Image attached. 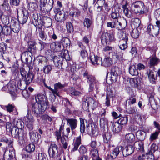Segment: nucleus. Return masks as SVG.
I'll use <instances>...</instances> for the list:
<instances>
[{
    "label": "nucleus",
    "mask_w": 160,
    "mask_h": 160,
    "mask_svg": "<svg viewBox=\"0 0 160 160\" xmlns=\"http://www.w3.org/2000/svg\"><path fill=\"white\" fill-rule=\"evenodd\" d=\"M9 151L6 150L3 155V158L6 159L8 160H12L14 157L15 156V151L13 147Z\"/></svg>",
    "instance_id": "obj_22"
},
{
    "label": "nucleus",
    "mask_w": 160,
    "mask_h": 160,
    "mask_svg": "<svg viewBox=\"0 0 160 160\" xmlns=\"http://www.w3.org/2000/svg\"><path fill=\"white\" fill-rule=\"evenodd\" d=\"M35 98L37 104H40V106L45 105L46 107H48V102L45 95L43 94H38L35 96Z\"/></svg>",
    "instance_id": "obj_12"
},
{
    "label": "nucleus",
    "mask_w": 160,
    "mask_h": 160,
    "mask_svg": "<svg viewBox=\"0 0 160 160\" xmlns=\"http://www.w3.org/2000/svg\"><path fill=\"white\" fill-rule=\"evenodd\" d=\"M66 120L68 125L70 128L72 134H74L75 133L74 130L77 128L78 124L77 120L73 118H67Z\"/></svg>",
    "instance_id": "obj_17"
},
{
    "label": "nucleus",
    "mask_w": 160,
    "mask_h": 160,
    "mask_svg": "<svg viewBox=\"0 0 160 160\" xmlns=\"http://www.w3.org/2000/svg\"><path fill=\"white\" fill-rule=\"evenodd\" d=\"M98 149H91L90 151V154L92 160H96L99 158Z\"/></svg>",
    "instance_id": "obj_42"
},
{
    "label": "nucleus",
    "mask_w": 160,
    "mask_h": 160,
    "mask_svg": "<svg viewBox=\"0 0 160 160\" xmlns=\"http://www.w3.org/2000/svg\"><path fill=\"white\" fill-rule=\"evenodd\" d=\"M141 21L137 18H135L132 19L131 26L132 27H134V28H138L139 30L142 28V25H141Z\"/></svg>",
    "instance_id": "obj_30"
},
{
    "label": "nucleus",
    "mask_w": 160,
    "mask_h": 160,
    "mask_svg": "<svg viewBox=\"0 0 160 160\" xmlns=\"http://www.w3.org/2000/svg\"><path fill=\"white\" fill-rule=\"evenodd\" d=\"M114 96L113 94L112 91L111 90L110 93L108 92L106 97L105 104L106 106L108 107L110 106V100L109 98H113Z\"/></svg>",
    "instance_id": "obj_43"
},
{
    "label": "nucleus",
    "mask_w": 160,
    "mask_h": 160,
    "mask_svg": "<svg viewBox=\"0 0 160 160\" xmlns=\"http://www.w3.org/2000/svg\"><path fill=\"white\" fill-rule=\"evenodd\" d=\"M66 26L68 32L69 33L72 32L73 31V28L72 23L68 22L66 23Z\"/></svg>",
    "instance_id": "obj_63"
},
{
    "label": "nucleus",
    "mask_w": 160,
    "mask_h": 160,
    "mask_svg": "<svg viewBox=\"0 0 160 160\" xmlns=\"http://www.w3.org/2000/svg\"><path fill=\"white\" fill-rule=\"evenodd\" d=\"M64 61V58L62 56H55L53 58V61L55 66L58 68H62L63 62Z\"/></svg>",
    "instance_id": "obj_21"
},
{
    "label": "nucleus",
    "mask_w": 160,
    "mask_h": 160,
    "mask_svg": "<svg viewBox=\"0 0 160 160\" xmlns=\"http://www.w3.org/2000/svg\"><path fill=\"white\" fill-rule=\"evenodd\" d=\"M154 16L157 21L156 22V25L154 26L152 30V35L153 36H157L159 34L160 30V21L158 20L160 16V11L159 9L155 11Z\"/></svg>",
    "instance_id": "obj_8"
},
{
    "label": "nucleus",
    "mask_w": 160,
    "mask_h": 160,
    "mask_svg": "<svg viewBox=\"0 0 160 160\" xmlns=\"http://www.w3.org/2000/svg\"><path fill=\"white\" fill-rule=\"evenodd\" d=\"M45 86L51 91L53 95L56 98V96L60 97V94L62 91L63 88L66 86L65 84H62L60 82L55 83L54 85V89L52 88L50 86H48L46 84H44Z\"/></svg>",
    "instance_id": "obj_4"
},
{
    "label": "nucleus",
    "mask_w": 160,
    "mask_h": 160,
    "mask_svg": "<svg viewBox=\"0 0 160 160\" xmlns=\"http://www.w3.org/2000/svg\"><path fill=\"white\" fill-rule=\"evenodd\" d=\"M122 39L121 42V44L119 46V48L122 50H125L128 48L127 41L128 40V37L126 34L124 33V35Z\"/></svg>",
    "instance_id": "obj_26"
},
{
    "label": "nucleus",
    "mask_w": 160,
    "mask_h": 160,
    "mask_svg": "<svg viewBox=\"0 0 160 160\" xmlns=\"http://www.w3.org/2000/svg\"><path fill=\"white\" fill-rule=\"evenodd\" d=\"M123 147L120 146L116 147L112 151V152L111 153L110 156L111 157L113 158H116L119 154V153L122 152V149Z\"/></svg>",
    "instance_id": "obj_33"
},
{
    "label": "nucleus",
    "mask_w": 160,
    "mask_h": 160,
    "mask_svg": "<svg viewBox=\"0 0 160 160\" xmlns=\"http://www.w3.org/2000/svg\"><path fill=\"white\" fill-rule=\"evenodd\" d=\"M115 28L118 30H122L124 29L127 25V22L125 19H123L121 20L118 19L113 20Z\"/></svg>",
    "instance_id": "obj_15"
},
{
    "label": "nucleus",
    "mask_w": 160,
    "mask_h": 160,
    "mask_svg": "<svg viewBox=\"0 0 160 160\" xmlns=\"http://www.w3.org/2000/svg\"><path fill=\"white\" fill-rule=\"evenodd\" d=\"M98 105V102L95 99L87 97L82 100V107L85 111H88L90 108L94 110Z\"/></svg>",
    "instance_id": "obj_3"
},
{
    "label": "nucleus",
    "mask_w": 160,
    "mask_h": 160,
    "mask_svg": "<svg viewBox=\"0 0 160 160\" xmlns=\"http://www.w3.org/2000/svg\"><path fill=\"white\" fill-rule=\"evenodd\" d=\"M134 149L136 148L137 151L141 152H143L144 151V144L141 141H136L133 144Z\"/></svg>",
    "instance_id": "obj_31"
},
{
    "label": "nucleus",
    "mask_w": 160,
    "mask_h": 160,
    "mask_svg": "<svg viewBox=\"0 0 160 160\" xmlns=\"http://www.w3.org/2000/svg\"><path fill=\"white\" fill-rule=\"evenodd\" d=\"M25 83H22L21 80H19L18 82L17 86L19 89L22 90H23L26 89L27 85Z\"/></svg>",
    "instance_id": "obj_57"
},
{
    "label": "nucleus",
    "mask_w": 160,
    "mask_h": 160,
    "mask_svg": "<svg viewBox=\"0 0 160 160\" xmlns=\"http://www.w3.org/2000/svg\"><path fill=\"white\" fill-rule=\"evenodd\" d=\"M102 42H105L107 44H109L114 40V36L113 34L108 32L103 33L101 37Z\"/></svg>",
    "instance_id": "obj_13"
},
{
    "label": "nucleus",
    "mask_w": 160,
    "mask_h": 160,
    "mask_svg": "<svg viewBox=\"0 0 160 160\" xmlns=\"http://www.w3.org/2000/svg\"><path fill=\"white\" fill-rule=\"evenodd\" d=\"M90 60L92 64L95 66L102 64L101 58L95 55H92L90 57Z\"/></svg>",
    "instance_id": "obj_27"
},
{
    "label": "nucleus",
    "mask_w": 160,
    "mask_h": 160,
    "mask_svg": "<svg viewBox=\"0 0 160 160\" xmlns=\"http://www.w3.org/2000/svg\"><path fill=\"white\" fill-rule=\"evenodd\" d=\"M103 140L106 143H109L112 137V134L109 132H105L103 135Z\"/></svg>",
    "instance_id": "obj_45"
},
{
    "label": "nucleus",
    "mask_w": 160,
    "mask_h": 160,
    "mask_svg": "<svg viewBox=\"0 0 160 160\" xmlns=\"http://www.w3.org/2000/svg\"><path fill=\"white\" fill-rule=\"evenodd\" d=\"M86 130L88 134L92 135L98 132L97 126L94 124H89L87 127Z\"/></svg>",
    "instance_id": "obj_25"
},
{
    "label": "nucleus",
    "mask_w": 160,
    "mask_h": 160,
    "mask_svg": "<svg viewBox=\"0 0 160 160\" xmlns=\"http://www.w3.org/2000/svg\"><path fill=\"white\" fill-rule=\"evenodd\" d=\"M127 2H126L125 5H122V8L125 15L128 18H130L132 17V15L131 12H129V9L127 7Z\"/></svg>",
    "instance_id": "obj_40"
},
{
    "label": "nucleus",
    "mask_w": 160,
    "mask_h": 160,
    "mask_svg": "<svg viewBox=\"0 0 160 160\" xmlns=\"http://www.w3.org/2000/svg\"><path fill=\"white\" fill-rule=\"evenodd\" d=\"M44 17H41L38 19V16L37 15H34L33 20V23L36 27V31L37 28L38 29H42V26L44 25Z\"/></svg>",
    "instance_id": "obj_14"
},
{
    "label": "nucleus",
    "mask_w": 160,
    "mask_h": 160,
    "mask_svg": "<svg viewBox=\"0 0 160 160\" xmlns=\"http://www.w3.org/2000/svg\"><path fill=\"white\" fill-rule=\"evenodd\" d=\"M44 25H45L47 27H49L52 25V20L49 17H44Z\"/></svg>",
    "instance_id": "obj_55"
},
{
    "label": "nucleus",
    "mask_w": 160,
    "mask_h": 160,
    "mask_svg": "<svg viewBox=\"0 0 160 160\" xmlns=\"http://www.w3.org/2000/svg\"><path fill=\"white\" fill-rule=\"evenodd\" d=\"M146 132L142 130H138L136 133V136L140 141L143 140L145 139Z\"/></svg>",
    "instance_id": "obj_38"
},
{
    "label": "nucleus",
    "mask_w": 160,
    "mask_h": 160,
    "mask_svg": "<svg viewBox=\"0 0 160 160\" xmlns=\"http://www.w3.org/2000/svg\"><path fill=\"white\" fill-rule=\"evenodd\" d=\"M129 72L133 76L138 75V73L137 69H136L135 65H132L130 66L129 68Z\"/></svg>",
    "instance_id": "obj_47"
},
{
    "label": "nucleus",
    "mask_w": 160,
    "mask_h": 160,
    "mask_svg": "<svg viewBox=\"0 0 160 160\" xmlns=\"http://www.w3.org/2000/svg\"><path fill=\"white\" fill-rule=\"evenodd\" d=\"M81 12L78 9H77L73 11H71L69 12L71 16L74 17H78L80 16Z\"/></svg>",
    "instance_id": "obj_62"
},
{
    "label": "nucleus",
    "mask_w": 160,
    "mask_h": 160,
    "mask_svg": "<svg viewBox=\"0 0 160 160\" xmlns=\"http://www.w3.org/2000/svg\"><path fill=\"white\" fill-rule=\"evenodd\" d=\"M147 73L150 81L151 82L152 81H154L155 80V77L154 74V72L152 70H150L149 71V72H148Z\"/></svg>",
    "instance_id": "obj_60"
},
{
    "label": "nucleus",
    "mask_w": 160,
    "mask_h": 160,
    "mask_svg": "<svg viewBox=\"0 0 160 160\" xmlns=\"http://www.w3.org/2000/svg\"><path fill=\"white\" fill-rule=\"evenodd\" d=\"M83 77L87 79V82L89 84L88 91L91 92L94 89V86L96 90L99 88V83L96 80L94 76L90 74L88 72L85 71L83 74Z\"/></svg>",
    "instance_id": "obj_2"
},
{
    "label": "nucleus",
    "mask_w": 160,
    "mask_h": 160,
    "mask_svg": "<svg viewBox=\"0 0 160 160\" xmlns=\"http://www.w3.org/2000/svg\"><path fill=\"white\" fill-rule=\"evenodd\" d=\"M92 21L88 18H85L84 20V25L85 27L89 28L91 26Z\"/></svg>",
    "instance_id": "obj_58"
},
{
    "label": "nucleus",
    "mask_w": 160,
    "mask_h": 160,
    "mask_svg": "<svg viewBox=\"0 0 160 160\" xmlns=\"http://www.w3.org/2000/svg\"><path fill=\"white\" fill-rule=\"evenodd\" d=\"M95 6L97 7V10L99 12L103 11V7H104L105 11L107 12H109L110 10L108 3L106 2L105 0H97Z\"/></svg>",
    "instance_id": "obj_11"
},
{
    "label": "nucleus",
    "mask_w": 160,
    "mask_h": 160,
    "mask_svg": "<svg viewBox=\"0 0 160 160\" xmlns=\"http://www.w3.org/2000/svg\"><path fill=\"white\" fill-rule=\"evenodd\" d=\"M29 47L26 51L23 52L21 56L22 61L26 64L29 68V69L33 68L34 63L32 61V54L36 53V48L35 46V42L30 41L28 42Z\"/></svg>",
    "instance_id": "obj_1"
},
{
    "label": "nucleus",
    "mask_w": 160,
    "mask_h": 160,
    "mask_svg": "<svg viewBox=\"0 0 160 160\" xmlns=\"http://www.w3.org/2000/svg\"><path fill=\"white\" fill-rule=\"evenodd\" d=\"M80 55L81 57L84 60H86L88 57V53L86 50H81L80 52Z\"/></svg>",
    "instance_id": "obj_61"
},
{
    "label": "nucleus",
    "mask_w": 160,
    "mask_h": 160,
    "mask_svg": "<svg viewBox=\"0 0 160 160\" xmlns=\"http://www.w3.org/2000/svg\"><path fill=\"white\" fill-rule=\"evenodd\" d=\"M38 31L39 36L42 40L45 41L47 44L51 42L52 39H48L47 36L45 35L44 32L42 30V29H38Z\"/></svg>",
    "instance_id": "obj_32"
},
{
    "label": "nucleus",
    "mask_w": 160,
    "mask_h": 160,
    "mask_svg": "<svg viewBox=\"0 0 160 160\" xmlns=\"http://www.w3.org/2000/svg\"><path fill=\"white\" fill-rule=\"evenodd\" d=\"M34 78L33 73L31 72H28L27 74L22 79L27 85H29L32 81Z\"/></svg>",
    "instance_id": "obj_28"
},
{
    "label": "nucleus",
    "mask_w": 160,
    "mask_h": 160,
    "mask_svg": "<svg viewBox=\"0 0 160 160\" xmlns=\"http://www.w3.org/2000/svg\"><path fill=\"white\" fill-rule=\"evenodd\" d=\"M121 73V71L118 67H112L111 70V76L108 84H111L117 81L118 76Z\"/></svg>",
    "instance_id": "obj_9"
},
{
    "label": "nucleus",
    "mask_w": 160,
    "mask_h": 160,
    "mask_svg": "<svg viewBox=\"0 0 160 160\" xmlns=\"http://www.w3.org/2000/svg\"><path fill=\"white\" fill-rule=\"evenodd\" d=\"M81 144V136H79L76 138L75 142L72 145L73 147L71 150V153H73L78 150L79 146Z\"/></svg>",
    "instance_id": "obj_29"
},
{
    "label": "nucleus",
    "mask_w": 160,
    "mask_h": 160,
    "mask_svg": "<svg viewBox=\"0 0 160 160\" xmlns=\"http://www.w3.org/2000/svg\"><path fill=\"white\" fill-rule=\"evenodd\" d=\"M64 16V14L62 12L55 14V20L57 22H62L65 20Z\"/></svg>",
    "instance_id": "obj_44"
},
{
    "label": "nucleus",
    "mask_w": 160,
    "mask_h": 160,
    "mask_svg": "<svg viewBox=\"0 0 160 160\" xmlns=\"http://www.w3.org/2000/svg\"><path fill=\"white\" fill-rule=\"evenodd\" d=\"M126 140L129 142H131L134 141L135 137L134 135L132 133L126 134L125 136Z\"/></svg>",
    "instance_id": "obj_49"
},
{
    "label": "nucleus",
    "mask_w": 160,
    "mask_h": 160,
    "mask_svg": "<svg viewBox=\"0 0 160 160\" xmlns=\"http://www.w3.org/2000/svg\"><path fill=\"white\" fill-rule=\"evenodd\" d=\"M1 141L6 143H8V147L12 148L13 147V141L10 139H8L6 137H3L1 139Z\"/></svg>",
    "instance_id": "obj_51"
},
{
    "label": "nucleus",
    "mask_w": 160,
    "mask_h": 160,
    "mask_svg": "<svg viewBox=\"0 0 160 160\" xmlns=\"http://www.w3.org/2000/svg\"><path fill=\"white\" fill-rule=\"evenodd\" d=\"M10 26L12 32V38H15L20 29L19 23L16 18H12L10 22Z\"/></svg>",
    "instance_id": "obj_6"
},
{
    "label": "nucleus",
    "mask_w": 160,
    "mask_h": 160,
    "mask_svg": "<svg viewBox=\"0 0 160 160\" xmlns=\"http://www.w3.org/2000/svg\"><path fill=\"white\" fill-rule=\"evenodd\" d=\"M51 48L57 52H59L61 50V46L58 42H56L52 43L50 45Z\"/></svg>",
    "instance_id": "obj_35"
},
{
    "label": "nucleus",
    "mask_w": 160,
    "mask_h": 160,
    "mask_svg": "<svg viewBox=\"0 0 160 160\" xmlns=\"http://www.w3.org/2000/svg\"><path fill=\"white\" fill-rule=\"evenodd\" d=\"M13 134L14 138L18 139V142L20 145H23L27 142L26 135L23 129L19 131L18 129H16L15 132H14Z\"/></svg>",
    "instance_id": "obj_7"
},
{
    "label": "nucleus",
    "mask_w": 160,
    "mask_h": 160,
    "mask_svg": "<svg viewBox=\"0 0 160 160\" xmlns=\"http://www.w3.org/2000/svg\"><path fill=\"white\" fill-rule=\"evenodd\" d=\"M1 32V38H3L5 35L8 36L11 35L12 38V32L10 27L7 25H4L2 27Z\"/></svg>",
    "instance_id": "obj_24"
},
{
    "label": "nucleus",
    "mask_w": 160,
    "mask_h": 160,
    "mask_svg": "<svg viewBox=\"0 0 160 160\" xmlns=\"http://www.w3.org/2000/svg\"><path fill=\"white\" fill-rule=\"evenodd\" d=\"M112 63V61L111 58L107 57L104 59L103 62H102V64H101V65L105 67H108L110 66Z\"/></svg>",
    "instance_id": "obj_41"
},
{
    "label": "nucleus",
    "mask_w": 160,
    "mask_h": 160,
    "mask_svg": "<svg viewBox=\"0 0 160 160\" xmlns=\"http://www.w3.org/2000/svg\"><path fill=\"white\" fill-rule=\"evenodd\" d=\"M29 135L30 139L33 143H37L41 139V136L38 132L29 131Z\"/></svg>",
    "instance_id": "obj_20"
},
{
    "label": "nucleus",
    "mask_w": 160,
    "mask_h": 160,
    "mask_svg": "<svg viewBox=\"0 0 160 160\" xmlns=\"http://www.w3.org/2000/svg\"><path fill=\"white\" fill-rule=\"evenodd\" d=\"M100 125L101 128L103 129L107 128L108 125V120L106 118H101L100 120Z\"/></svg>",
    "instance_id": "obj_36"
},
{
    "label": "nucleus",
    "mask_w": 160,
    "mask_h": 160,
    "mask_svg": "<svg viewBox=\"0 0 160 160\" xmlns=\"http://www.w3.org/2000/svg\"><path fill=\"white\" fill-rule=\"evenodd\" d=\"M39 104H34L32 105V111L34 115L38 118L40 114H42L46 109L47 107L45 105L40 106Z\"/></svg>",
    "instance_id": "obj_10"
},
{
    "label": "nucleus",
    "mask_w": 160,
    "mask_h": 160,
    "mask_svg": "<svg viewBox=\"0 0 160 160\" xmlns=\"http://www.w3.org/2000/svg\"><path fill=\"white\" fill-rule=\"evenodd\" d=\"M132 7L133 9L134 12L136 14H143L146 12L144 4L141 1L133 2L132 5Z\"/></svg>",
    "instance_id": "obj_5"
},
{
    "label": "nucleus",
    "mask_w": 160,
    "mask_h": 160,
    "mask_svg": "<svg viewBox=\"0 0 160 160\" xmlns=\"http://www.w3.org/2000/svg\"><path fill=\"white\" fill-rule=\"evenodd\" d=\"M134 151L132 145L128 144L122 149V153L124 157H126L132 154Z\"/></svg>",
    "instance_id": "obj_19"
},
{
    "label": "nucleus",
    "mask_w": 160,
    "mask_h": 160,
    "mask_svg": "<svg viewBox=\"0 0 160 160\" xmlns=\"http://www.w3.org/2000/svg\"><path fill=\"white\" fill-rule=\"evenodd\" d=\"M38 7V6L36 2H31L28 4V8L31 11H36Z\"/></svg>",
    "instance_id": "obj_46"
},
{
    "label": "nucleus",
    "mask_w": 160,
    "mask_h": 160,
    "mask_svg": "<svg viewBox=\"0 0 160 160\" xmlns=\"http://www.w3.org/2000/svg\"><path fill=\"white\" fill-rule=\"evenodd\" d=\"M48 152L49 157L54 158L56 154L58 152L57 145L55 143L51 144L48 149Z\"/></svg>",
    "instance_id": "obj_18"
},
{
    "label": "nucleus",
    "mask_w": 160,
    "mask_h": 160,
    "mask_svg": "<svg viewBox=\"0 0 160 160\" xmlns=\"http://www.w3.org/2000/svg\"><path fill=\"white\" fill-rule=\"evenodd\" d=\"M121 7V6L117 4L114 6L112 8L110 15L111 18L114 20L118 19L120 15L119 12L122 10Z\"/></svg>",
    "instance_id": "obj_16"
},
{
    "label": "nucleus",
    "mask_w": 160,
    "mask_h": 160,
    "mask_svg": "<svg viewBox=\"0 0 160 160\" xmlns=\"http://www.w3.org/2000/svg\"><path fill=\"white\" fill-rule=\"evenodd\" d=\"M128 121V118L127 117L125 116L121 117L117 121V123L120 125H124L126 124Z\"/></svg>",
    "instance_id": "obj_56"
},
{
    "label": "nucleus",
    "mask_w": 160,
    "mask_h": 160,
    "mask_svg": "<svg viewBox=\"0 0 160 160\" xmlns=\"http://www.w3.org/2000/svg\"><path fill=\"white\" fill-rule=\"evenodd\" d=\"M35 148V147L34 144L33 143H31L26 147L25 149L27 152H31L34 151Z\"/></svg>",
    "instance_id": "obj_54"
},
{
    "label": "nucleus",
    "mask_w": 160,
    "mask_h": 160,
    "mask_svg": "<svg viewBox=\"0 0 160 160\" xmlns=\"http://www.w3.org/2000/svg\"><path fill=\"white\" fill-rule=\"evenodd\" d=\"M52 66L49 65H45L43 68L41 69L40 71H43L45 74L48 73L52 70Z\"/></svg>",
    "instance_id": "obj_53"
},
{
    "label": "nucleus",
    "mask_w": 160,
    "mask_h": 160,
    "mask_svg": "<svg viewBox=\"0 0 160 160\" xmlns=\"http://www.w3.org/2000/svg\"><path fill=\"white\" fill-rule=\"evenodd\" d=\"M62 43L64 48H69L71 45V41L70 40L67 38H62L61 40Z\"/></svg>",
    "instance_id": "obj_37"
},
{
    "label": "nucleus",
    "mask_w": 160,
    "mask_h": 160,
    "mask_svg": "<svg viewBox=\"0 0 160 160\" xmlns=\"http://www.w3.org/2000/svg\"><path fill=\"white\" fill-rule=\"evenodd\" d=\"M14 123V124L16 125V127L14 128L15 132H15L16 129H18L19 131H20L21 129H22V128L24 127V123L20 120H18L16 121L15 120Z\"/></svg>",
    "instance_id": "obj_34"
},
{
    "label": "nucleus",
    "mask_w": 160,
    "mask_h": 160,
    "mask_svg": "<svg viewBox=\"0 0 160 160\" xmlns=\"http://www.w3.org/2000/svg\"><path fill=\"white\" fill-rule=\"evenodd\" d=\"M138 78H132L130 79V83L131 85L135 88H138L139 83L138 81Z\"/></svg>",
    "instance_id": "obj_48"
},
{
    "label": "nucleus",
    "mask_w": 160,
    "mask_h": 160,
    "mask_svg": "<svg viewBox=\"0 0 160 160\" xmlns=\"http://www.w3.org/2000/svg\"><path fill=\"white\" fill-rule=\"evenodd\" d=\"M159 60V59L154 57L151 58L150 59L149 63L150 66H152L156 65L158 63Z\"/></svg>",
    "instance_id": "obj_64"
},
{
    "label": "nucleus",
    "mask_w": 160,
    "mask_h": 160,
    "mask_svg": "<svg viewBox=\"0 0 160 160\" xmlns=\"http://www.w3.org/2000/svg\"><path fill=\"white\" fill-rule=\"evenodd\" d=\"M1 19L2 23L5 25H7L9 23V16L4 15L2 12Z\"/></svg>",
    "instance_id": "obj_50"
},
{
    "label": "nucleus",
    "mask_w": 160,
    "mask_h": 160,
    "mask_svg": "<svg viewBox=\"0 0 160 160\" xmlns=\"http://www.w3.org/2000/svg\"><path fill=\"white\" fill-rule=\"evenodd\" d=\"M16 11L17 12V17L18 19V22L22 24L25 23L27 22L28 18L27 12H26V13H25L22 11V12L23 14L21 17H19L18 15V9H16Z\"/></svg>",
    "instance_id": "obj_23"
},
{
    "label": "nucleus",
    "mask_w": 160,
    "mask_h": 160,
    "mask_svg": "<svg viewBox=\"0 0 160 160\" xmlns=\"http://www.w3.org/2000/svg\"><path fill=\"white\" fill-rule=\"evenodd\" d=\"M140 30L138 28L133 29L131 33L132 37L134 38H138L139 35Z\"/></svg>",
    "instance_id": "obj_52"
},
{
    "label": "nucleus",
    "mask_w": 160,
    "mask_h": 160,
    "mask_svg": "<svg viewBox=\"0 0 160 160\" xmlns=\"http://www.w3.org/2000/svg\"><path fill=\"white\" fill-rule=\"evenodd\" d=\"M122 128L121 125L118 123H113L112 126V129L114 132H119L121 131Z\"/></svg>",
    "instance_id": "obj_39"
},
{
    "label": "nucleus",
    "mask_w": 160,
    "mask_h": 160,
    "mask_svg": "<svg viewBox=\"0 0 160 160\" xmlns=\"http://www.w3.org/2000/svg\"><path fill=\"white\" fill-rule=\"evenodd\" d=\"M136 99L135 96H131L127 100L129 105L133 104L136 102Z\"/></svg>",
    "instance_id": "obj_59"
}]
</instances>
